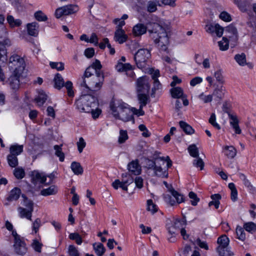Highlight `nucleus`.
I'll use <instances>...</instances> for the list:
<instances>
[{
    "mask_svg": "<svg viewBox=\"0 0 256 256\" xmlns=\"http://www.w3.org/2000/svg\"><path fill=\"white\" fill-rule=\"evenodd\" d=\"M148 26L139 23L132 28V32L136 36H140L146 33L148 30L150 38L157 46L165 50L168 44L169 39L164 28L160 24L155 22H149Z\"/></svg>",
    "mask_w": 256,
    "mask_h": 256,
    "instance_id": "nucleus-1",
    "label": "nucleus"
},
{
    "mask_svg": "<svg viewBox=\"0 0 256 256\" xmlns=\"http://www.w3.org/2000/svg\"><path fill=\"white\" fill-rule=\"evenodd\" d=\"M80 86L86 93L91 94L96 96V92L102 87L104 81V74L102 72H96V74L88 80L82 78Z\"/></svg>",
    "mask_w": 256,
    "mask_h": 256,
    "instance_id": "nucleus-2",
    "label": "nucleus"
},
{
    "mask_svg": "<svg viewBox=\"0 0 256 256\" xmlns=\"http://www.w3.org/2000/svg\"><path fill=\"white\" fill-rule=\"evenodd\" d=\"M76 108L81 112H90L92 108H96L98 105L96 96L91 94L86 93L82 95L76 102Z\"/></svg>",
    "mask_w": 256,
    "mask_h": 256,
    "instance_id": "nucleus-3",
    "label": "nucleus"
},
{
    "mask_svg": "<svg viewBox=\"0 0 256 256\" xmlns=\"http://www.w3.org/2000/svg\"><path fill=\"white\" fill-rule=\"evenodd\" d=\"M160 163L159 165H156L154 169V172L156 176L162 178L168 177V169L172 166V162L168 156L166 158L162 157L160 158Z\"/></svg>",
    "mask_w": 256,
    "mask_h": 256,
    "instance_id": "nucleus-4",
    "label": "nucleus"
},
{
    "mask_svg": "<svg viewBox=\"0 0 256 256\" xmlns=\"http://www.w3.org/2000/svg\"><path fill=\"white\" fill-rule=\"evenodd\" d=\"M8 66L10 70H13L12 73L22 74L25 67L24 60L20 56L14 54L10 58Z\"/></svg>",
    "mask_w": 256,
    "mask_h": 256,
    "instance_id": "nucleus-5",
    "label": "nucleus"
},
{
    "mask_svg": "<svg viewBox=\"0 0 256 256\" xmlns=\"http://www.w3.org/2000/svg\"><path fill=\"white\" fill-rule=\"evenodd\" d=\"M230 240L226 235H222L218 238L217 242L219 246L217 248V251L221 256H232L230 251L227 250Z\"/></svg>",
    "mask_w": 256,
    "mask_h": 256,
    "instance_id": "nucleus-6",
    "label": "nucleus"
},
{
    "mask_svg": "<svg viewBox=\"0 0 256 256\" xmlns=\"http://www.w3.org/2000/svg\"><path fill=\"white\" fill-rule=\"evenodd\" d=\"M150 56V52L148 49L140 48L138 50L134 56V59L138 67L139 68L144 67L145 62Z\"/></svg>",
    "mask_w": 256,
    "mask_h": 256,
    "instance_id": "nucleus-7",
    "label": "nucleus"
},
{
    "mask_svg": "<svg viewBox=\"0 0 256 256\" xmlns=\"http://www.w3.org/2000/svg\"><path fill=\"white\" fill-rule=\"evenodd\" d=\"M78 7L76 5L69 4L58 8L54 13L56 18H60L64 16H67L76 12Z\"/></svg>",
    "mask_w": 256,
    "mask_h": 256,
    "instance_id": "nucleus-8",
    "label": "nucleus"
},
{
    "mask_svg": "<svg viewBox=\"0 0 256 256\" xmlns=\"http://www.w3.org/2000/svg\"><path fill=\"white\" fill-rule=\"evenodd\" d=\"M21 74L12 73L11 76L5 80V84H7L13 92H16L20 88V78Z\"/></svg>",
    "mask_w": 256,
    "mask_h": 256,
    "instance_id": "nucleus-9",
    "label": "nucleus"
},
{
    "mask_svg": "<svg viewBox=\"0 0 256 256\" xmlns=\"http://www.w3.org/2000/svg\"><path fill=\"white\" fill-rule=\"evenodd\" d=\"M136 88L137 92L148 93L150 85L146 76H142L138 78L136 82Z\"/></svg>",
    "mask_w": 256,
    "mask_h": 256,
    "instance_id": "nucleus-10",
    "label": "nucleus"
},
{
    "mask_svg": "<svg viewBox=\"0 0 256 256\" xmlns=\"http://www.w3.org/2000/svg\"><path fill=\"white\" fill-rule=\"evenodd\" d=\"M132 112V108L130 109L129 106L126 104V106L124 107L122 111L121 112L120 114H118L116 111L114 112V116L116 118L121 120L124 122H128L131 120Z\"/></svg>",
    "mask_w": 256,
    "mask_h": 256,
    "instance_id": "nucleus-11",
    "label": "nucleus"
},
{
    "mask_svg": "<svg viewBox=\"0 0 256 256\" xmlns=\"http://www.w3.org/2000/svg\"><path fill=\"white\" fill-rule=\"evenodd\" d=\"M14 246L16 252L20 255H24L27 252L28 248L25 242L22 240H16L14 242Z\"/></svg>",
    "mask_w": 256,
    "mask_h": 256,
    "instance_id": "nucleus-12",
    "label": "nucleus"
},
{
    "mask_svg": "<svg viewBox=\"0 0 256 256\" xmlns=\"http://www.w3.org/2000/svg\"><path fill=\"white\" fill-rule=\"evenodd\" d=\"M21 194V190L20 188L16 187L12 189L10 192L8 196L6 198L8 202L4 204L5 205H9V202L17 200Z\"/></svg>",
    "mask_w": 256,
    "mask_h": 256,
    "instance_id": "nucleus-13",
    "label": "nucleus"
},
{
    "mask_svg": "<svg viewBox=\"0 0 256 256\" xmlns=\"http://www.w3.org/2000/svg\"><path fill=\"white\" fill-rule=\"evenodd\" d=\"M128 169L132 174L137 176L141 172V166L138 160L132 161L128 165Z\"/></svg>",
    "mask_w": 256,
    "mask_h": 256,
    "instance_id": "nucleus-14",
    "label": "nucleus"
},
{
    "mask_svg": "<svg viewBox=\"0 0 256 256\" xmlns=\"http://www.w3.org/2000/svg\"><path fill=\"white\" fill-rule=\"evenodd\" d=\"M226 92V88L222 84L218 85L214 89L212 95L216 100L219 101L224 98Z\"/></svg>",
    "mask_w": 256,
    "mask_h": 256,
    "instance_id": "nucleus-15",
    "label": "nucleus"
},
{
    "mask_svg": "<svg viewBox=\"0 0 256 256\" xmlns=\"http://www.w3.org/2000/svg\"><path fill=\"white\" fill-rule=\"evenodd\" d=\"M128 39V36L122 28H118L114 36V40L118 44H122L126 42Z\"/></svg>",
    "mask_w": 256,
    "mask_h": 256,
    "instance_id": "nucleus-16",
    "label": "nucleus"
},
{
    "mask_svg": "<svg viewBox=\"0 0 256 256\" xmlns=\"http://www.w3.org/2000/svg\"><path fill=\"white\" fill-rule=\"evenodd\" d=\"M32 179L34 184L37 182L44 184L46 180V176L42 172H40L38 171L34 170L32 172Z\"/></svg>",
    "mask_w": 256,
    "mask_h": 256,
    "instance_id": "nucleus-17",
    "label": "nucleus"
},
{
    "mask_svg": "<svg viewBox=\"0 0 256 256\" xmlns=\"http://www.w3.org/2000/svg\"><path fill=\"white\" fill-rule=\"evenodd\" d=\"M126 106V104L121 102H112L110 104V110L112 114L114 116V112L116 111L118 114H120V112L124 108V107Z\"/></svg>",
    "mask_w": 256,
    "mask_h": 256,
    "instance_id": "nucleus-18",
    "label": "nucleus"
},
{
    "mask_svg": "<svg viewBox=\"0 0 256 256\" xmlns=\"http://www.w3.org/2000/svg\"><path fill=\"white\" fill-rule=\"evenodd\" d=\"M48 98L47 94L42 90H38V96L34 98V102L39 106H42L45 103Z\"/></svg>",
    "mask_w": 256,
    "mask_h": 256,
    "instance_id": "nucleus-19",
    "label": "nucleus"
},
{
    "mask_svg": "<svg viewBox=\"0 0 256 256\" xmlns=\"http://www.w3.org/2000/svg\"><path fill=\"white\" fill-rule=\"evenodd\" d=\"M34 210L20 206L18 208L19 216L22 218H26L32 220V214Z\"/></svg>",
    "mask_w": 256,
    "mask_h": 256,
    "instance_id": "nucleus-20",
    "label": "nucleus"
},
{
    "mask_svg": "<svg viewBox=\"0 0 256 256\" xmlns=\"http://www.w3.org/2000/svg\"><path fill=\"white\" fill-rule=\"evenodd\" d=\"M238 176L239 178L242 181L244 184L247 188L249 192L252 194H256V188L252 186L246 175L244 174L240 173Z\"/></svg>",
    "mask_w": 256,
    "mask_h": 256,
    "instance_id": "nucleus-21",
    "label": "nucleus"
},
{
    "mask_svg": "<svg viewBox=\"0 0 256 256\" xmlns=\"http://www.w3.org/2000/svg\"><path fill=\"white\" fill-rule=\"evenodd\" d=\"M38 24L36 22H33L27 24V30L28 34L33 36H36L38 34Z\"/></svg>",
    "mask_w": 256,
    "mask_h": 256,
    "instance_id": "nucleus-22",
    "label": "nucleus"
},
{
    "mask_svg": "<svg viewBox=\"0 0 256 256\" xmlns=\"http://www.w3.org/2000/svg\"><path fill=\"white\" fill-rule=\"evenodd\" d=\"M170 92L172 98L178 99L184 98V90L180 87H172Z\"/></svg>",
    "mask_w": 256,
    "mask_h": 256,
    "instance_id": "nucleus-23",
    "label": "nucleus"
},
{
    "mask_svg": "<svg viewBox=\"0 0 256 256\" xmlns=\"http://www.w3.org/2000/svg\"><path fill=\"white\" fill-rule=\"evenodd\" d=\"M223 152L229 158H234L236 154V150L233 146H225L224 148Z\"/></svg>",
    "mask_w": 256,
    "mask_h": 256,
    "instance_id": "nucleus-24",
    "label": "nucleus"
},
{
    "mask_svg": "<svg viewBox=\"0 0 256 256\" xmlns=\"http://www.w3.org/2000/svg\"><path fill=\"white\" fill-rule=\"evenodd\" d=\"M70 168L72 172L76 175L82 174L84 170L80 162H73L70 165Z\"/></svg>",
    "mask_w": 256,
    "mask_h": 256,
    "instance_id": "nucleus-25",
    "label": "nucleus"
},
{
    "mask_svg": "<svg viewBox=\"0 0 256 256\" xmlns=\"http://www.w3.org/2000/svg\"><path fill=\"white\" fill-rule=\"evenodd\" d=\"M23 145H19L17 144L12 145L10 148V154L18 156L23 152Z\"/></svg>",
    "mask_w": 256,
    "mask_h": 256,
    "instance_id": "nucleus-26",
    "label": "nucleus"
},
{
    "mask_svg": "<svg viewBox=\"0 0 256 256\" xmlns=\"http://www.w3.org/2000/svg\"><path fill=\"white\" fill-rule=\"evenodd\" d=\"M58 188L56 186H51L49 188H44L40 192V194L43 196H48L55 194L58 192Z\"/></svg>",
    "mask_w": 256,
    "mask_h": 256,
    "instance_id": "nucleus-27",
    "label": "nucleus"
},
{
    "mask_svg": "<svg viewBox=\"0 0 256 256\" xmlns=\"http://www.w3.org/2000/svg\"><path fill=\"white\" fill-rule=\"evenodd\" d=\"M55 88L60 90L64 86V80L62 75L58 73L56 74L54 78Z\"/></svg>",
    "mask_w": 256,
    "mask_h": 256,
    "instance_id": "nucleus-28",
    "label": "nucleus"
},
{
    "mask_svg": "<svg viewBox=\"0 0 256 256\" xmlns=\"http://www.w3.org/2000/svg\"><path fill=\"white\" fill-rule=\"evenodd\" d=\"M138 98L141 107L145 106L148 104V93L138 92Z\"/></svg>",
    "mask_w": 256,
    "mask_h": 256,
    "instance_id": "nucleus-29",
    "label": "nucleus"
},
{
    "mask_svg": "<svg viewBox=\"0 0 256 256\" xmlns=\"http://www.w3.org/2000/svg\"><path fill=\"white\" fill-rule=\"evenodd\" d=\"M179 124L180 128L186 134H192L194 133V129L186 122L180 121Z\"/></svg>",
    "mask_w": 256,
    "mask_h": 256,
    "instance_id": "nucleus-30",
    "label": "nucleus"
},
{
    "mask_svg": "<svg viewBox=\"0 0 256 256\" xmlns=\"http://www.w3.org/2000/svg\"><path fill=\"white\" fill-rule=\"evenodd\" d=\"M132 68V66L130 63L123 64L122 62H118L116 66V69L118 72H126Z\"/></svg>",
    "mask_w": 256,
    "mask_h": 256,
    "instance_id": "nucleus-31",
    "label": "nucleus"
},
{
    "mask_svg": "<svg viewBox=\"0 0 256 256\" xmlns=\"http://www.w3.org/2000/svg\"><path fill=\"white\" fill-rule=\"evenodd\" d=\"M212 200L208 203V206H214L216 209L219 208L220 202V200L221 199L222 196L219 194H212L210 196Z\"/></svg>",
    "mask_w": 256,
    "mask_h": 256,
    "instance_id": "nucleus-32",
    "label": "nucleus"
},
{
    "mask_svg": "<svg viewBox=\"0 0 256 256\" xmlns=\"http://www.w3.org/2000/svg\"><path fill=\"white\" fill-rule=\"evenodd\" d=\"M93 248L96 254L98 256H102L106 251V248L104 245L101 243L94 244Z\"/></svg>",
    "mask_w": 256,
    "mask_h": 256,
    "instance_id": "nucleus-33",
    "label": "nucleus"
},
{
    "mask_svg": "<svg viewBox=\"0 0 256 256\" xmlns=\"http://www.w3.org/2000/svg\"><path fill=\"white\" fill-rule=\"evenodd\" d=\"M234 58L236 62L240 66H244L246 64H248L246 63V56L244 53L236 54Z\"/></svg>",
    "mask_w": 256,
    "mask_h": 256,
    "instance_id": "nucleus-34",
    "label": "nucleus"
},
{
    "mask_svg": "<svg viewBox=\"0 0 256 256\" xmlns=\"http://www.w3.org/2000/svg\"><path fill=\"white\" fill-rule=\"evenodd\" d=\"M62 145H55L54 148L55 150V154L56 156L59 158L60 162H62L64 160V154L62 152Z\"/></svg>",
    "mask_w": 256,
    "mask_h": 256,
    "instance_id": "nucleus-35",
    "label": "nucleus"
},
{
    "mask_svg": "<svg viewBox=\"0 0 256 256\" xmlns=\"http://www.w3.org/2000/svg\"><path fill=\"white\" fill-rule=\"evenodd\" d=\"M158 210V206L154 203L152 200H147L146 210L150 212L153 214L157 212Z\"/></svg>",
    "mask_w": 256,
    "mask_h": 256,
    "instance_id": "nucleus-36",
    "label": "nucleus"
},
{
    "mask_svg": "<svg viewBox=\"0 0 256 256\" xmlns=\"http://www.w3.org/2000/svg\"><path fill=\"white\" fill-rule=\"evenodd\" d=\"M244 228L240 226H237L236 228V238L239 240L244 242L246 240V233Z\"/></svg>",
    "mask_w": 256,
    "mask_h": 256,
    "instance_id": "nucleus-37",
    "label": "nucleus"
},
{
    "mask_svg": "<svg viewBox=\"0 0 256 256\" xmlns=\"http://www.w3.org/2000/svg\"><path fill=\"white\" fill-rule=\"evenodd\" d=\"M167 230L171 237L168 238L170 242H173L174 240V237L178 232V230L172 224L170 226L167 225Z\"/></svg>",
    "mask_w": 256,
    "mask_h": 256,
    "instance_id": "nucleus-38",
    "label": "nucleus"
},
{
    "mask_svg": "<svg viewBox=\"0 0 256 256\" xmlns=\"http://www.w3.org/2000/svg\"><path fill=\"white\" fill-rule=\"evenodd\" d=\"M190 156L193 158H198L199 156L198 150L196 144H192L188 148Z\"/></svg>",
    "mask_w": 256,
    "mask_h": 256,
    "instance_id": "nucleus-39",
    "label": "nucleus"
},
{
    "mask_svg": "<svg viewBox=\"0 0 256 256\" xmlns=\"http://www.w3.org/2000/svg\"><path fill=\"white\" fill-rule=\"evenodd\" d=\"M7 21L11 26H18L21 25L22 21L20 19H14V18L10 15H8L6 18Z\"/></svg>",
    "mask_w": 256,
    "mask_h": 256,
    "instance_id": "nucleus-40",
    "label": "nucleus"
},
{
    "mask_svg": "<svg viewBox=\"0 0 256 256\" xmlns=\"http://www.w3.org/2000/svg\"><path fill=\"white\" fill-rule=\"evenodd\" d=\"M228 188L231 190V199L233 202H235L238 199V191L235 184L232 183L228 184Z\"/></svg>",
    "mask_w": 256,
    "mask_h": 256,
    "instance_id": "nucleus-41",
    "label": "nucleus"
},
{
    "mask_svg": "<svg viewBox=\"0 0 256 256\" xmlns=\"http://www.w3.org/2000/svg\"><path fill=\"white\" fill-rule=\"evenodd\" d=\"M8 162L10 166L14 168L18 164V160L17 156L12 154H8L7 156Z\"/></svg>",
    "mask_w": 256,
    "mask_h": 256,
    "instance_id": "nucleus-42",
    "label": "nucleus"
},
{
    "mask_svg": "<svg viewBox=\"0 0 256 256\" xmlns=\"http://www.w3.org/2000/svg\"><path fill=\"white\" fill-rule=\"evenodd\" d=\"M4 16L2 14H0V38L5 37L7 34V32L4 25Z\"/></svg>",
    "mask_w": 256,
    "mask_h": 256,
    "instance_id": "nucleus-43",
    "label": "nucleus"
},
{
    "mask_svg": "<svg viewBox=\"0 0 256 256\" xmlns=\"http://www.w3.org/2000/svg\"><path fill=\"white\" fill-rule=\"evenodd\" d=\"M7 52L6 48L0 42V61L5 63L7 60Z\"/></svg>",
    "mask_w": 256,
    "mask_h": 256,
    "instance_id": "nucleus-44",
    "label": "nucleus"
},
{
    "mask_svg": "<svg viewBox=\"0 0 256 256\" xmlns=\"http://www.w3.org/2000/svg\"><path fill=\"white\" fill-rule=\"evenodd\" d=\"M34 16L38 22H46L48 20L47 16L42 10L35 12Z\"/></svg>",
    "mask_w": 256,
    "mask_h": 256,
    "instance_id": "nucleus-45",
    "label": "nucleus"
},
{
    "mask_svg": "<svg viewBox=\"0 0 256 256\" xmlns=\"http://www.w3.org/2000/svg\"><path fill=\"white\" fill-rule=\"evenodd\" d=\"M218 45L221 50H226L228 49L229 42L228 38L223 37L222 40L218 42Z\"/></svg>",
    "mask_w": 256,
    "mask_h": 256,
    "instance_id": "nucleus-46",
    "label": "nucleus"
},
{
    "mask_svg": "<svg viewBox=\"0 0 256 256\" xmlns=\"http://www.w3.org/2000/svg\"><path fill=\"white\" fill-rule=\"evenodd\" d=\"M128 176V180H125L124 179H122L120 184V188L125 191L128 190V186L132 184L134 181L133 178L130 176Z\"/></svg>",
    "mask_w": 256,
    "mask_h": 256,
    "instance_id": "nucleus-47",
    "label": "nucleus"
},
{
    "mask_svg": "<svg viewBox=\"0 0 256 256\" xmlns=\"http://www.w3.org/2000/svg\"><path fill=\"white\" fill-rule=\"evenodd\" d=\"M68 256H80V254L74 245H70L68 248Z\"/></svg>",
    "mask_w": 256,
    "mask_h": 256,
    "instance_id": "nucleus-48",
    "label": "nucleus"
},
{
    "mask_svg": "<svg viewBox=\"0 0 256 256\" xmlns=\"http://www.w3.org/2000/svg\"><path fill=\"white\" fill-rule=\"evenodd\" d=\"M50 66L52 69H56L57 70L61 71L64 68V64L62 62H50Z\"/></svg>",
    "mask_w": 256,
    "mask_h": 256,
    "instance_id": "nucleus-49",
    "label": "nucleus"
},
{
    "mask_svg": "<svg viewBox=\"0 0 256 256\" xmlns=\"http://www.w3.org/2000/svg\"><path fill=\"white\" fill-rule=\"evenodd\" d=\"M14 174L17 179L20 180L24 178L25 172L22 168H18L14 170Z\"/></svg>",
    "mask_w": 256,
    "mask_h": 256,
    "instance_id": "nucleus-50",
    "label": "nucleus"
},
{
    "mask_svg": "<svg viewBox=\"0 0 256 256\" xmlns=\"http://www.w3.org/2000/svg\"><path fill=\"white\" fill-rule=\"evenodd\" d=\"M69 238L72 240H74L76 244L78 245H80L82 242V237L80 234L77 232L70 234Z\"/></svg>",
    "mask_w": 256,
    "mask_h": 256,
    "instance_id": "nucleus-51",
    "label": "nucleus"
},
{
    "mask_svg": "<svg viewBox=\"0 0 256 256\" xmlns=\"http://www.w3.org/2000/svg\"><path fill=\"white\" fill-rule=\"evenodd\" d=\"M162 84H160V82L158 80H154V86L152 88V93H151V96L152 97H155V94L156 93V90H159L162 89Z\"/></svg>",
    "mask_w": 256,
    "mask_h": 256,
    "instance_id": "nucleus-52",
    "label": "nucleus"
},
{
    "mask_svg": "<svg viewBox=\"0 0 256 256\" xmlns=\"http://www.w3.org/2000/svg\"><path fill=\"white\" fill-rule=\"evenodd\" d=\"M244 228L249 232H252L256 230V224L253 222L244 223Z\"/></svg>",
    "mask_w": 256,
    "mask_h": 256,
    "instance_id": "nucleus-53",
    "label": "nucleus"
},
{
    "mask_svg": "<svg viewBox=\"0 0 256 256\" xmlns=\"http://www.w3.org/2000/svg\"><path fill=\"white\" fill-rule=\"evenodd\" d=\"M146 10L149 12H154L157 10V4L156 2L150 0L146 5Z\"/></svg>",
    "mask_w": 256,
    "mask_h": 256,
    "instance_id": "nucleus-54",
    "label": "nucleus"
},
{
    "mask_svg": "<svg viewBox=\"0 0 256 256\" xmlns=\"http://www.w3.org/2000/svg\"><path fill=\"white\" fill-rule=\"evenodd\" d=\"M24 198L22 205L26 207V208L34 210V202L32 200L28 199L24 196H22Z\"/></svg>",
    "mask_w": 256,
    "mask_h": 256,
    "instance_id": "nucleus-55",
    "label": "nucleus"
},
{
    "mask_svg": "<svg viewBox=\"0 0 256 256\" xmlns=\"http://www.w3.org/2000/svg\"><path fill=\"white\" fill-rule=\"evenodd\" d=\"M213 95H205L204 92L201 93L198 96V98L202 101L204 103L210 102L212 100Z\"/></svg>",
    "mask_w": 256,
    "mask_h": 256,
    "instance_id": "nucleus-56",
    "label": "nucleus"
},
{
    "mask_svg": "<svg viewBox=\"0 0 256 256\" xmlns=\"http://www.w3.org/2000/svg\"><path fill=\"white\" fill-rule=\"evenodd\" d=\"M172 196L176 200L177 204H180L184 202V196L182 195L179 194L177 191L172 190L171 191Z\"/></svg>",
    "mask_w": 256,
    "mask_h": 256,
    "instance_id": "nucleus-57",
    "label": "nucleus"
},
{
    "mask_svg": "<svg viewBox=\"0 0 256 256\" xmlns=\"http://www.w3.org/2000/svg\"><path fill=\"white\" fill-rule=\"evenodd\" d=\"M42 244L38 240H34L32 243V246L34 250L38 252H40Z\"/></svg>",
    "mask_w": 256,
    "mask_h": 256,
    "instance_id": "nucleus-58",
    "label": "nucleus"
},
{
    "mask_svg": "<svg viewBox=\"0 0 256 256\" xmlns=\"http://www.w3.org/2000/svg\"><path fill=\"white\" fill-rule=\"evenodd\" d=\"M90 67L92 68V70L94 71L96 74V72H100V70L102 68V66L100 61L99 60H96L95 62L92 64Z\"/></svg>",
    "mask_w": 256,
    "mask_h": 256,
    "instance_id": "nucleus-59",
    "label": "nucleus"
},
{
    "mask_svg": "<svg viewBox=\"0 0 256 256\" xmlns=\"http://www.w3.org/2000/svg\"><path fill=\"white\" fill-rule=\"evenodd\" d=\"M64 86L66 88L67 90L68 94L69 96H74V92L72 90L73 86L72 83L70 81H67L66 84H64Z\"/></svg>",
    "mask_w": 256,
    "mask_h": 256,
    "instance_id": "nucleus-60",
    "label": "nucleus"
},
{
    "mask_svg": "<svg viewBox=\"0 0 256 256\" xmlns=\"http://www.w3.org/2000/svg\"><path fill=\"white\" fill-rule=\"evenodd\" d=\"M196 158V159H195L193 160V165L196 168H199L200 170H202L204 165V162L202 159L199 157Z\"/></svg>",
    "mask_w": 256,
    "mask_h": 256,
    "instance_id": "nucleus-61",
    "label": "nucleus"
},
{
    "mask_svg": "<svg viewBox=\"0 0 256 256\" xmlns=\"http://www.w3.org/2000/svg\"><path fill=\"white\" fill-rule=\"evenodd\" d=\"M78 151L80 153H82L84 148L86 147V143L84 139L80 137L78 141L76 143Z\"/></svg>",
    "mask_w": 256,
    "mask_h": 256,
    "instance_id": "nucleus-62",
    "label": "nucleus"
},
{
    "mask_svg": "<svg viewBox=\"0 0 256 256\" xmlns=\"http://www.w3.org/2000/svg\"><path fill=\"white\" fill-rule=\"evenodd\" d=\"M128 138L127 132L126 130H120V136L118 137V142L120 144L124 143Z\"/></svg>",
    "mask_w": 256,
    "mask_h": 256,
    "instance_id": "nucleus-63",
    "label": "nucleus"
},
{
    "mask_svg": "<svg viewBox=\"0 0 256 256\" xmlns=\"http://www.w3.org/2000/svg\"><path fill=\"white\" fill-rule=\"evenodd\" d=\"M216 28V24H208L205 26L206 32L212 35L214 34Z\"/></svg>",
    "mask_w": 256,
    "mask_h": 256,
    "instance_id": "nucleus-64",
    "label": "nucleus"
}]
</instances>
